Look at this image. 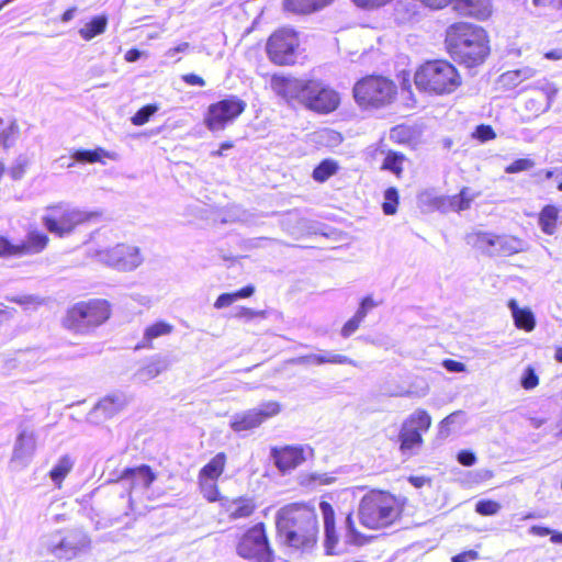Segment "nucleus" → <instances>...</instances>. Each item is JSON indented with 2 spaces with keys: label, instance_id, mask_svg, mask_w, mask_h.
Listing matches in <instances>:
<instances>
[{
  "label": "nucleus",
  "instance_id": "46",
  "mask_svg": "<svg viewBox=\"0 0 562 562\" xmlns=\"http://www.w3.org/2000/svg\"><path fill=\"white\" fill-rule=\"evenodd\" d=\"M8 300L10 302H14V303L25 306V307H27L30 305L37 306L43 303V300L35 295L12 296V297H8Z\"/></svg>",
  "mask_w": 562,
  "mask_h": 562
},
{
  "label": "nucleus",
  "instance_id": "24",
  "mask_svg": "<svg viewBox=\"0 0 562 562\" xmlns=\"http://www.w3.org/2000/svg\"><path fill=\"white\" fill-rule=\"evenodd\" d=\"M465 243L479 249L481 252L492 256V249L495 244V234L491 232L475 231L465 235Z\"/></svg>",
  "mask_w": 562,
  "mask_h": 562
},
{
  "label": "nucleus",
  "instance_id": "29",
  "mask_svg": "<svg viewBox=\"0 0 562 562\" xmlns=\"http://www.w3.org/2000/svg\"><path fill=\"white\" fill-rule=\"evenodd\" d=\"M74 464V459L70 456L65 454L60 457L56 464L49 471V477L57 487L61 486L63 481L72 470Z\"/></svg>",
  "mask_w": 562,
  "mask_h": 562
},
{
  "label": "nucleus",
  "instance_id": "20",
  "mask_svg": "<svg viewBox=\"0 0 562 562\" xmlns=\"http://www.w3.org/2000/svg\"><path fill=\"white\" fill-rule=\"evenodd\" d=\"M271 457L276 467L281 472H286L299 467L304 460V450L301 447L272 448Z\"/></svg>",
  "mask_w": 562,
  "mask_h": 562
},
{
  "label": "nucleus",
  "instance_id": "40",
  "mask_svg": "<svg viewBox=\"0 0 562 562\" xmlns=\"http://www.w3.org/2000/svg\"><path fill=\"white\" fill-rule=\"evenodd\" d=\"M501 509V504L491 501V499H483L476 503L475 510L477 514L482 516H492L496 515Z\"/></svg>",
  "mask_w": 562,
  "mask_h": 562
},
{
  "label": "nucleus",
  "instance_id": "19",
  "mask_svg": "<svg viewBox=\"0 0 562 562\" xmlns=\"http://www.w3.org/2000/svg\"><path fill=\"white\" fill-rule=\"evenodd\" d=\"M296 366H322L326 363L330 364H350L356 367L357 363L347 356L334 353L331 351L324 350L322 353H310L300 356L291 359L290 361Z\"/></svg>",
  "mask_w": 562,
  "mask_h": 562
},
{
  "label": "nucleus",
  "instance_id": "1",
  "mask_svg": "<svg viewBox=\"0 0 562 562\" xmlns=\"http://www.w3.org/2000/svg\"><path fill=\"white\" fill-rule=\"evenodd\" d=\"M270 88L288 105L299 104L322 115L336 111L340 104V94L321 79L276 74L270 79Z\"/></svg>",
  "mask_w": 562,
  "mask_h": 562
},
{
  "label": "nucleus",
  "instance_id": "50",
  "mask_svg": "<svg viewBox=\"0 0 562 562\" xmlns=\"http://www.w3.org/2000/svg\"><path fill=\"white\" fill-rule=\"evenodd\" d=\"M352 1L357 7L369 10V9L382 7V5L386 4L387 2H390L391 0H352Z\"/></svg>",
  "mask_w": 562,
  "mask_h": 562
},
{
  "label": "nucleus",
  "instance_id": "6",
  "mask_svg": "<svg viewBox=\"0 0 562 562\" xmlns=\"http://www.w3.org/2000/svg\"><path fill=\"white\" fill-rule=\"evenodd\" d=\"M90 216V213L61 202L47 206L41 221L50 234L65 237L70 235L78 225L87 222Z\"/></svg>",
  "mask_w": 562,
  "mask_h": 562
},
{
  "label": "nucleus",
  "instance_id": "48",
  "mask_svg": "<svg viewBox=\"0 0 562 562\" xmlns=\"http://www.w3.org/2000/svg\"><path fill=\"white\" fill-rule=\"evenodd\" d=\"M474 136L481 142H486L495 137L493 128L488 125H480L474 132Z\"/></svg>",
  "mask_w": 562,
  "mask_h": 562
},
{
  "label": "nucleus",
  "instance_id": "7",
  "mask_svg": "<svg viewBox=\"0 0 562 562\" xmlns=\"http://www.w3.org/2000/svg\"><path fill=\"white\" fill-rule=\"evenodd\" d=\"M110 315V305L105 300L80 302L68 310L65 326L76 331H86L103 324Z\"/></svg>",
  "mask_w": 562,
  "mask_h": 562
},
{
  "label": "nucleus",
  "instance_id": "39",
  "mask_svg": "<svg viewBox=\"0 0 562 562\" xmlns=\"http://www.w3.org/2000/svg\"><path fill=\"white\" fill-rule=\"evenodd\" d=\"M346 539L349 543L359 544L362 538L361 533L356 529L352 513H348L345 518Z\"/></svg>",
  "mask_w": 562,
  "mask_h": 562
},
{
  "label": "nucleus",
  "instance_id": "18",
  "mask_svg": "<svg viewBox=\"0 0 562 562\" xmlns=\"http://www.w3.org/2000/svg\"><path fill=\"white\" fill-rule=\"evenodd\" d=\"M319 509L324 522V547L326 554H336V547L338 544L339 537L336 530L334 508L328 502L323 501L319 503Z\"/></svg>",
  "mask_w": 562,
  "mask_h": 562
},
{
  "label": "nucleus",
  "instance_id": "51",
  "mask_svg": "<svg viewBox=\"0 0 562 562\" xmlns=\"http://www.w3.org/2000/svg\"><path fill=\"white\" fill-rule=\"evenodd\" d=\"M457 459H458L459 463H461L464 467H471L476 461L475 454L472 451H469V450H461L458 453Z\"/></svg>",
  "mask_w": 562,
  "mask_h": 562
},
{
  "label": "nucleus",
  "instance_id": "21",
  "mask_svg": "<svg viewBox=\"0 0 562 562\" xmlns=\"http://www.w3.org/2000/svg\"><path fill=\"white\" fill-rule=\"evenodd\" d=\"M36 440L32 431L23 430L19 434L12 454V461L26 465L35 451Z\"/></svg>",
  "mask_w": 562,
  "mask_h": 562
},
{
  "label": "nucleus",
  "instance_id": "10",
  "mask_svg": "<svg viewBox=\"0 0 562 562\" xmlns=\"http://www.w3.org/2000/svg\"><path fill=\"white\" fill-rule=\"evenodd\" d=\"M431 425L430 415L424 409H417L402 424L398 432L400 451L405 458L417 453L423 445L422 434Z\"/></svg>",
  "mask_w": 562,
  "mask_h": 562
},
{
  "label": "nucleus",
  "instance_id": "17",
  "mask_svg": "<svg viewBox=\"0 0 562 562\" xmlns=\"http://www.w3.org/2000/svg\"><path fill=\"white\" fill-rule=\"evenodd\" d=\"M127 403L128 400L123 393L109 394L94 405L88 419L93 424H100L121 412Z\"/></svg>",
  "mask_w": 562,
  "mask_h": 562
},
{
  "label": "nucleus",
  "instance_id": "49",
  "mask_svg": "<svg viewBox=\"0 0 562 562\" xmlns=\"http://www.w3.org/2000/svg\"><path fill=\"white\" fill-rule=\"evenodd\" d=\"M200 484L209 501L214 502L217 499L218 492L214 481H200Z\"/></svg>",
  "mask_w": 562,
  "mask_h": 562
},
{
  "label": "nucleus",
  "instance_id": "62",
  "mask_svg": "<svg viewBox=\"0 0 562 562\" xmlns=\"http://www.w3.org/2000/svg\"><path fill=\"white\" fill-rule=\"evenodd\" d=\"M529 532L531 535H535V536H540V537H544V536H549L552 533V530L549 529L548 527H542V526H532L530 529H529Z\"/></svg>",
  "mask_w": 562,
  "mask_h": 562
},
{
  "label": "nucleus",
  "instance_id": "41",
  "mask_svg": "<svg viewBox=\"0 0 562 562\" xmlns=\"http://www.w3.org/2000/svg\"><path fill=\"white\" fill-rule=\"evenodd\" d=\"M402 161H403V156L397 154V153H390L387 154V156L385 157L384 161H383V168L386 169V170H390L394 173H400L402 171Z\"/></svg>",
  "mask_w": 562,
  "mask_h": 562
},
{
  "label": "nucleus",
  "instance_id": "16",
  "mask_svg": "<svg viewBox=\"0 0 562 562\" xmlns=\"http://www.w3.org/2000/svg\"><path fill=\"white\" fill-rule=\"evenodd\" d=\"M95 257L100 262L119 270H132L138 266V249L124 244L112 249L98 250Z\"/></svg>",
  "mask_w": 562,
  "mask_h": 562
},
{
  "label": "nucleus",
  "instance_id": "57",
  "mask_svg": "<svg viewBox=\"0 0 562 562\" xmlns=\"http://www.w3.org/2000/svg\"><path fill=\"white\" fill-rule=\"evenodd\" d=\"M182 80L190 86L204 87L205 81L202 77L194 74H187L182 76Z\"/></svg>",
  "mask_w": 562,
  "mask_h": 562
},
{
  "label": "nucleus",
  "instance_id": "43",
  "mask_svg": "<svg viewBox=\"0 0 562 562\" xmlns=\"http://www.w3.org/2000/svg\"><path fill=\"white\" fill-rule=\"evenodd\" d=\"M29 160L25 156H19L10 168V175L14 180L21 179L25 173Z\"/></svg>",
  "mask_w": 562,
  "mask_h": 562
},
{
  "label": "nucleus",
  "instance_id": "56",
  "mask_svg": "<svg viewBox=\"0 0 562 562\" xmlns=\"http://www.w3.org/2000/svg\"><path fill=\"white\" fill-rule=\"evenodd\" d=\"M464 198H462L459 194H456L453 196H451L450 199V205L451 207L454 210V211H464V210H468L469 209V205L467 204V201L463 200Z\"/></svg>",
  "mask_w": 562,
  "mask_h": 562
},
{
  "label": "nucleus",
  "instance_id": "55",
  "mask_svg": "<svg viewBox=\"0 0 562 562\" xmlns=\"http://www.w3.org/2000/svg\"><path fill=\"white\" fill-rule=\"evenodd\" d=\"M479 553L474 550H469L462 553H459L452 558V562H469L472 560H476Z\"/></svg>",
  "mask_w": 562,
  "mask_h": 562
},
{
  "label": "nucleus",
  "instance_id": "13",
  "mask_svg": "<svg viewBox=\"0 0 562 562\" xmlns=\"http://www.w3.org/2000/svg\"><path fill=\"white\" fill-rule=\"evenodd\" d=\"M299 45L296 34L292 30L282 29L274 32L268 40L267 53L270 60L277 65L293 64L295 48Z\"/></svg>",
  "mask_w": 562,
  "mask_h": 562
},
{
  "label": "nucleus",
  "instance_id": "44",
  "mask_svg": "<svg viewBox=\"0 0 562 562\" xmlns=\"http://www.w3.org/2000/svg\"><path fill=\"white\" fill-rule=\"evenodd\" d=\"M542 92L543 94L546 95V100H547V103H546V106H544V110L543 111H547L550 109L557 93H558V89L550 82L548 81H543V82H538V86H537Z\"/></svg>",
  "mask_w": 562,
  "mask_h": 562
},
{
  "label": "nucleus",
  "instance_id": "3",
  "mask_svg": "<svg viewBox=\"0 0 562 562\" xmlns=\"http://www.w3.org/2000/svg\"><path fill=\"white\" fill-rule=\"evenodd\" d=\"M446 43L451 57L467 67L482 64L490 52L485 31L470 23L449 26Z\"/></svg>",
  "mask_w": 562,
  "mask_h": 562
},
{
  "label": "nucleus",
  "instance_id": "12",
  "mask_svg": "<svg viewBox=\"0 0 562 562\" xmlns=\"http://www.w3.org/2000/svg\"><path fill=\"white\" fill-rule=\"evenodd\" d=\"M237 553L239 557L255 562L270 561L271 551L263 524H257L240 538Z\"/></svg>",
  "mask_w": 562,
  "mask_h": 562
},
{
  "label": "nucleus",
  "instance_id": "31",
  "mask_svg": "<svg viewBox=\"0 0 562 562\" xmlns=\"http://www.w3.org/2000/svg\"><path fill=\"white\" fill-rule=\"evenodd\" d=\"M536 74V70L531 67H522L516 70H510L501 76V81L504 86L507 87H516L524 80L532 78Z\"/></svg>",
  "mask_w": 562,
  "mask_h": 562
},
{
  "label": "nucleus",
  "instance_id": "60",
  "mask_svg": "<svg viewBox=\"0 0 562 562\" xmlns=\"http://www.w3.org/2000/svg\"><path fill=\"white\" fill-rule=\"evenodd\" d=\"M255 293V288L252 285H247L236 292H234L236 301L239 299H246L251 296Z\"/></svg>",
  "mask_w": 562,
  "mask_h": 562
},
{
  "label": "nucleus",
  "instance_id": "15",
  "mask_svg": "<svg viewBox=\"0 0 562 562\" xmlns=\"http://www.w3.org/2000/svg\"><path fill=\"white\" fill-rule=\"evenodd\" d=\"M279 413L280 404L278 402H265L256 408L235 414L231 422V427L236 432L251 430Z\"/></svg>",
  "mask_w": 562,
  "mask_h": 562
},
{
  "label": "nucleus",
  "instance_id": "64",
  "mask_svg": "<svg viewBox=\"0 0 562 562\" xmlns=\"http://www.w3.org/2000/svg\"><path fill=\"white\" fill-rule=\"evenodd\" d=\"M458 414L459 413L456 412V413L448 415L446 418H443L442 422L440 423L441 429L447 428L448 426L452 425L456 422Z\"/></svg>",
  "mask_w": 562,
  "mask_h": 562
},
{
  "label": "nucleus",
  "instance_id": "30",
  "mask_svg": "<svg viewBox=\"0 0 562 562\" xmlns=\"http://www.w3.org/2000/svg\"><path fill=\"white\" fill-rule=\"evenodd\" d=\"M508 307L512 311L515 324L518 328L531 330L535 327V317L529 310L519 308L515 300L508 302Z\"/></svg>",
  "mask_w": 562,
  "mask_h": 562
},
{
  "label": "nucleus",
  "instance_id": "42",
  "mask_svg": "<svg viewBox=\"0 0 562 562\" xmlns=\"http://www.w3.org/2000/svg\"><path fill=\"white\" fill-rule=\"evenodd\" d=\"M535 166V161L529 158H519L513 161L509 166L505 168V172L507 173H517L520 171H526L531 169Z\"/></svg>",
  "mask_w": 562,
  "mask_h": 562
},
{
  "label": "nucleus",
  "instance_id": "53",
  "mask_svg": "<svg viewBox=\"0 0 562 562\" xmlns=\"http://www.w3.org/2000/svg\"><path fill=\"white\" fill-rule=\"evenodd\" d=\"M443 368L449 372H464L467 370L465 364L452 359H447L442 362Z\"/></svg>",
  "mask_w": 562,
  "mask_h": 562
},
{
  "label": "nucleus",
  "instance_id": "32",
  "mask_svg": "<svg viewBox=\"0 0 562 562\" xmlns=\"http://www.w3.org/2000/svg\"><path fill=\"white\" fill-rule=\"evenodd\" d=\"M106 24L108 20L104 15L95 16L79 30V34L83 40L90 41L97 35L102 34L105 31Z\"/></svg>",
  "mask_w": 562,
  "mask_h": 562
},
{
  "label": "nucleus",
  "instance_id": "47",
  "mask_svg": "<svg viewBox=\"0 0 562 562\" xmlns=\"http://www.w3.org/2000/svg\"><path fill=\"white\" fill-rule=\"evenodd\" d=\"M234 317H236V318H245L246 321H251V319H254L256 317L265 318L266 317V312L265 311H255V310L247 308V307H240L234 314Z\"/></svg>",
  "mask_w": 562,
  "mask_h": 562
},
{
  "label": "nucleus",
  "instance_id": "59",
  "mask_svg": "<svg viewBox=\"0 0 562 562\" xmlns=\"http://www.w3.org/2000/svg\"><path fill=\"white\" fill-rule=\"evenodd\" d=\"M536 7H550L553 9L562 8V0H532Z\"/></svg>",
  "mask_w": 562,
  "mask_h": 562
},
{
  "label": "nucleus",
  "instance_id": "36",
  "mask_svg": "<svg viewBox=\"0 0 562 562\" xmlns=\"http://www.w3.org/2000/svg\"><path fill=\"white\" fill-rule=\"evenodd\" d=\"M255 509V505L251 499L239 498L232 503L229 506V515L232 518H244L249 517Z\"/></svg>",
  "mask_w": 562,
  "mask_h": 562
},
{
  "label": "nucleus",
  "instance_id": "22",
  "mask_svg": "<svg viewBox=\"0 0 562 562\" xmlns=\"http://www.w3.org/2000/svg\"><path fill=\"white\" fill-rule=\"evenodd\" d=\"M453 10L461 15L485 19L491 13L490 0H451Z\"/></svg>",
  "mask_w": 562,
  "mask_h": 562
},
{
  "label": "nucleus",
  "instance_id": "8",
  "mask_svg": "<svg viewBox=\"0 0 562 562\" xmlns=\"http://www.w3.org/2000/svg\"><path fill=\"white\" fill-rule=\"evenodd\" d=\"M395 85L380 76H370L359 80L353 87L356 102L363 108H381L394 99Z\"/></svg>",
  "mask_w": 562,
  "mask_h": 562
},
{
  "label": "nucleus",
  "instance_id": "26",
  "mask_svg": "<svg viewBox=\"0 0 562 562\" xmlns=\"http://www.w3.org/2000/svg\"><path fill=\"white\" fill-rule=\"evenodd\" d=\"M175 326L165 321L156 322L149 325L143 333V349H153V341L159 337L172 334Z\"/></svg>",
  "mask_w": 562,
  "mask_h": 562
},
{
  "label": "nucleus",
  "instance_id": "61",
  "mask_svg": "<svg viewBox=\"0 0 562 562\" xmlns=\"http://www.w3.org/2000/svg\"><path fill=\"white\" fill-rule=\"evenodd\" d=\"M158 110L156 104H148L143 106V124H145L150 116H153Z\"/></svg>",
  "mask_w": 562,
  "mask_h": 562
},
{
  "label": "nucleus",
  "instance_id": "9",
  "mask_svg": "<svg viewBox=\"0 0 562 562\" xmlns=\"http://www.w3.org/2000/svg\"><path fill=\"white\" fill-rule=\"evenodd\" d=\"M87 544V537L81 532L65 536L60 531H54L40 539L38 553L43 557L70 560Z\"/></svg>",
  "mask_w": 562,
  "mask_h": 562
},
{
  "label": "nucleus",
  "instance_id": "34",
  "mask_svg": "<svg viewBox=\"0 0 562 562\" xmlns=\"http://www.w3.org/2000/svg\"><path fill=\"white\" fill-rule=\"evenodd\" d=\"M169 367V360L167 357L159 355L154 356L148 360L146 366L143 368V378L154 379L161 372L166 371Z\"/></svg>",
  "mask_w": 562,
  "mask_h": 562
},
{
  "label": "nucleus",
  "instance_id": "14",
  "mask_svg": "<svg viewBox=\"0 0 562 562\" xmlns=\"http://www.w3.org/2000/svg\"><path fill=\"white\" fill-rule=\"evenodd\" d=\"M245 108L246 103L235 97L211 104L205 117L206 126L213 132L222 131L226 124L239 116Z\"/></svg>",
  "mask_w": 562,
  "mask_h": 562
},
{
  "label": "nucleus",
  "instance_id": "4",
  "mask_svg": "<svg viewBox=\"0 0 562 562\" xmlns=\"http://www.w3.org/2000/svg\"><path fill=\"white\" fill-rule=\"evenodd\" d=\"M416 87L432 95L454 92L462 83L457 68L447 60L436 59L422 65L414 76Z\"/></svg>",
  "mask_w": 562,
  "mask_h": 562
},
{
  "label": "nucleus",
  "instance_id": "63",
  "mask_svg": "<svg viewBox=\"0 0 562 562\" xmlns=\"http://www.w3.org/2000/svg\"><path fill=\"white\" fill-rule=\"evenodd\" d=\"M460 195L464 198L463 200L467 201V204L470 206L471 202L477 196L476 193H472L469 188H463L460 191Z\"/></svg>",
  "mask_w": 562,
  "mask_h": 562
},
{
  "label": "nucleus",
  "instance_id": "38",
  "mask_svg": "<svg viewBox=\"0 0 562 562\" xmlns=\"http://www.w3.org/2000/svg\"><path fill=\"white\" fill-rule=\"evenodd\" d=\"M384 203L382 205L383 212L386 215H393L396 212L398 203V193L395 188H389L384 192Z\"/></svg>",
  "mask_w": 562,
  "mask_h": 562
},
{
  "label": "nucleus",
  "instance_id": "5",
  "mask_svg": "<svg viewBox=\"0 0 562 562\" xmlns=\"http://www.w3.org/2000/svg\"><path fill=\"white\" fill-rule=\"evenodd\" d=\"M358 515L363 526L375 529L392 524L397 518L398 510L390 494L371 492L362 497Z\"/></svg>",
  "mask_w": 562,
  "mask_h": 562
},
{
  "label": "nucleus",
  "instance_id": "45",
  "mask_svg": "<svg viewBox=\"0 0 562 562\" xmlns=\"http://www.w3.org/2000/svg\"><path fill=\"white\" fill-rule=\"evenodd\" d=\"M520 383H521V386L526 390L533 389L538 385L539 379L532 368L528 367L525 370V372L521 376Z\"/></svg>",
  "mask_w": 562,
  "mask_h": 562
},
{
  "label": "nucleus",
  "instance_id": "27",
  "mask_svg": "<svg viewBox=\"0 0 562 562\" xmlns=\"http://www.w3.org/2000/svg\"><path fill=\"white\" fill-rule=\"evenodd\" d=\"M333 0H284V8L288 11L308 14L323 9Z\"/></svg>",
  "mask_w": 562,
  "mask_h": 562
},
{
  "label": "nucleus",
  "instance_id": "2",
  "mask_svg": "<svg viewBox=\"0 0 562 562\" xmlns=\"http://www.w3.org/2000/svg\"><path fill=\"white\" fill-rule=\"evenodd\" d=\"M276 526L282 543L290 548L304 552L317 543V516L307 506L291 504L282 507L276 515Z\"/></svg>",
  "mask_w": 562,
  "mask_h": 562
},
{
  "label": "nucleus",
  "instance_id": "35",
  "mask_svg": "<svg viewBox=\"0 0 562 562\" xmlns=\"http://www.w3.org/2000/svg\"><path fill=\"white\" fill-rule=\"evenodd\" d=\"M20 135V126L16 123V121L12 120L8 122L1 130H0V145L3 148H10L12 147Z\"/></svg>",
  "mask_w": 562,
  "mask_h": 562
},
{
  "label": "nucleus",
  "instance_id": "52",
  "mask_svg": "<svg viewBox=\"0 0 562 562\" xmlns=\"http://www.w3.org/2000/svg\"><path fill=\"white\" fill-rule=\"evenodd\" d=\"M236 301L235 299V295L234 293H223L221 294L215 303H214V307L215 308H223V307H226V306H229L231 304H233L234 302Z\"/></svg>",
  "mask_w": 562,
  "mask_h": 562
},
{
  "label": "nucleus",
  "instance_id": "28",
  "mask_svg": "<svg viewBox=\"0 0 562 562\" xmlns=\"http://www.w3.org/2000/svg\"><path fill=\"white\" fill-rule=\"evenodd\" d=\"M225 462V453H217L207 464L201 469L199 474L200 481H215L223 473Z\"/></svg>",
  "mask_w": 562,
  "mask_h": 562
},
{
  "label": "nucleus",
  "instance_id": "25",
  "mask_svg": "<svg viewBox=\"0 0 562 562\" xmlns=\"http://www.w3.org/2000/svg\"><path fill=\"white\" fill-rule=\"evenodd\" d=\"M71 158L77 162H101L105 164L104 159L117 160V154L114 151H108L101 147L93 150L78 149L71 155Z\"/></svg>",
  "mask_w": 562,
  "mask_h": 562
},
{
  "label": "nucleus",
  "instance_id": "58",
  "mask_svg": "<svg viewBox=\"0 0 562 562\" xmlns=\"http://www.w3.org/2000/svg\"><path fill=\"white\" fill-rule=\"evenodd\" d=\"M155 479L156 474L153 470L148 465L143 464V487L151 484Z\"/></svg>",
  "mask_w": 562,
  "mask_h": 562
},
{
  "label": "nucleus",
  "instance_id": "23",
  "mask_svg": "<svg viewBox=\"0 0 562 562\" xmlns=\"http://www.w3.org/2000/svg\"><path fill=\"white\" fill-rule=\"evenodd\" d=\"M492 256H512L525 249V243L510 235H496Z\"/></svg>",
  "mask_w": 562,
  "mask_h": 562
},
{
  "label": "nucleus",
  "instance_id": "37",
  "mask_svg": "<svg viewBox=\"0 0 562 562\" xmlns=\"http://www.w3.org/2000/svg\"><path fill=\"white\" fill-rule=\"evenodd\" d=\"M336 170L337 165L334 161L324 160L313 170V178L316 181L323 182L333 176Z\"/></svg>",
  "mask_w": 562,
  "mask_h": 562
},
{
  "label": "nucleus",
  "instance_id": "54",
  "mask_svg": "<svg viewBox=\"0 0 562 562\" xmlns=\"http://www.w3.org/2000/svg\"><path fill=\"white\" fill-rule=\"evenodd\" d=\"M360 326V323L351 317L341 328V336L347 338L351 336Z\"/></svg>",
  "mask_w": 562,
  "mask_h": 562
},
{
  "label": "nucleus",
  "instance_id": "33",
  "mask_svg": "<svg viewBox=\"0 0 562 562\" xmlns=\"http://www.w3.org/2000/svg\"><path fill=\"white\" fill-rule=\"evenodd\" d=\"M559 210L554 205H547L542 209L539 222L546 234H553L557 227Z\"/></svg>",
  "mask_w": 562,
  "mask_h": 562
},
{
  "label": "nucleus",
  "instance_id": "11",
  "mask_svg": "<svg viewBox=\"0 0 562 562\" xmlns=\"http://www.w3.org/2000/svg\"><path fill=\"white\" fill-rule=\"evenodd\" d=\"M48 241V236L38 229L29 231L25 239L18 244L0 236V258L10 259L37 255L47 247Z\"/></svg>",
  "mask_w": 562,
  "mask_h": 562
}]
</instances>
